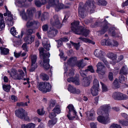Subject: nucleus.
<instances>
[{"label": "nucleus", "mask_w": 128, "mask_h": 128, "mask_svg": "<svg viewBox=\"0 0 128 128\" xmlns=\"http://www.w3.org/2000/svg\"><path fill=\"white\" fill-rule=\"evenodd\" d=\"M79 22L78 21H75L72 24L71 29L75 34H82L85 36H88L89 33V31L88 29L82 30V28L78 27Z\"/></svg>", "instance_id": "nucleus-1"}, {"label": "nucleus", "mask_w": 128, "mask_h": 128, "mask_svg": "<svg viewBox=\"0 0 128 128\" xmlns=\"http://www.w3.org/2000/svg\"><path fill=\"white\" fill-rule=\"evenodd\" d=\"M18 73L16 70L12 69L11 70V72L10 73V74L12 78L15 80H26L27 82H28V79L24 78L25 74L22 70H19Z\"/></svg>", "instance_id": "nucleus-2"}, {"label": "nucleus", "mask_w": 128, "mask_h": 128, "mask_svg": "<svg viewBox=\"0 0 128 128\" xmlns=\"http://www.w3.org/2000/svg\"><path fill=\"white\" fill-rule=\"evenodd\" d=\"M49 5L47 6L48 8H49V6L54 7L56 10L58 11L63 8H67L68 6H64L61 3H58V0H48Z\"/></svg>", "instance_id": "nucleus-3"}, {"label": "nucleus", "mask_w": 128, "mask_h": 128, "mask_svg": "<svg viewBox=\"0 0 128 128\" xmlns=\"http://www.w3.org/2000/svg\"><path fill=\"white\" fill-rule=\"evenodd\" d=\"M18 10L20 12V14L22 16L23 20H27L32 19V8L28 9L26 10V13L24 9H23L21 11H20L19 9H18Z\"/></svg>", "instance_id": "nucleus-4"}, {"label": "nucleus", "mask_w": 128, "mask_h": 128, "mask_svg": "<svg viewBox=\"0 0 128 128\" xmlns=\"http://www.w3.org/2000/svg\"><path fill=\"white\" fill-rule=\"evenodd\" d=\"M39 90L44 93L49 92L50 90L51 86L49 82H40L38 86Z\"/></svg>", "instance_id": "nucleus-5"}, {"label": "nucleus", "mask_w": 128, "mask_h": 128, "mask_svg": "<svg viewBox=\"0 0 128 128\" xmlns=\"http://www.w3.org/2000/svg\"><path fill=\"white\" fill-rule=\"evenodd\" d=\"M15 113L16 116L20 118L24 119L25 120L29 121V117L27 116V113L26 110L23 108H20L16 110Z\"/></svg>", "instance_id": "nucleus-6"}, {"label": "nucleus", "mask_w": 128, "mask_h": 128, "mask_svg": "<svg viewBox=\"0 0 128 128\" xmlns=\"http://www.w3.org/2000/svg\"><path fill=\"white\" fill-rule=\"evenodd\" d=\"M100 90L99 82L97 79H95L93 82V85L90 89L91 93L93 96H96L98 95Z\"/></svg>", "instance_id": "nucleus-7"}, {"label": "nucleus", "mask_w": 128, "mask_h": 128, "mask_svg": "<svg viewBox=\"0 0 128 128\" xmlns=\"http://www.w3.org/2000/svg\"><path fill=\"white\" fill-rule=\"evenodd\" d=\"M109 114L108 113H104L102 116H98L97 118L98 120L100 122L106 124L108 121L109 120Z\"/></svg>", "instance_id": "nucleus-8"}, {"label": "nucleus", "mask_w": 128, "mask_h": 128, "mask_svg": "<svg viewBox=\"0 0 128 128\" xmlns=\"http://www.w3.org/2000/svg\"><path fill=\"white\" fill-rule=\"evenodd\" d=\"M110 109V107L109 105H104L101 106L97 111V114L101 116L103 115L104 113L108 112Z\"/></svg>", "instance_id": "nucleus-9"}, {"label": "nucleus", "mask_w": 128, "mask_h": 128, "mask_svg": "<svg viewBox=\"0 0 128 128\" xmlns=\"http://www.w3.org/2000/svg\"><path fill=\"white\" fill-rule=\"evenodd\" d=\"M112 96L115 100H118L126 99L128 98V96L119 92H114Z\"/></svg>", "instance_id": "nucleus-10"}, {"label": "nucleus", "mask_w": 128, "mask_h": 128, "mask_svg": "<svg viewBox=\"0 0 128 128\" xmlns=\"http://www.w3.org/2000/svg\"><path fill=\"white\" fill-rule=\"evenodd\" d=\"M50 24L52 25L55 26L59 28H61L62 26L58 20V16L56 15H55L54 18L51 20Z\"/></svg>", "instance_id": "nucleus-11"}, {"label": "nucleus", "mask_w": 128, "mask_h": 128, "mask_svg": "<svg viewBox=\"0 0 128 128\" xmlns=\"http://www.w3.org/2000/svg\"><path fill=\"white\" fill-rule=\"evenodd\" d=\"M108 27L107 26L104 27H103L101 31V33L102 34H103L108 30V32L111 33L112 36H116V34L114 29V28H111L109 31L108 30Z\"/></svg>", "instance_id": "nucleus-12"}, {"label": "nucleus", "mask_w": 128, "mask_h": 128, "mask_svg": "<svg viewBox=\"0 0 128 128\" xmlns=\"http://www.w3.org/2000/svg\"><path fill=\"white\" fill-rule=\"evenodd\" d=\"M81 4V5L82 4ZM78 13L79 16L82 18H84L86 15L85 9L82 5L80 6L79 8Z\"/></svg>", "instance_id": "nucleus-13"}, {"label": "nucleus", "mask_w": 128, "mask_h": 128, "mask_svg": "<svg viewBox=\"0 0 128 128\" xmlns=\"http://www.w3.org/2000/svg\"><path fill=\"white\" fill-rule=\"evenodd\" d=\"M40 52V56L42 59H44L45 58H48L50 57V54L48 52L46 54L44 53V49L42 48H40L39 49Z\"/></svg>", "instance_id": "nucleus-14"}, {"label": "nucleus", "mask_w": 128, "mask_h": 128, "mask_svg": "<svg viewBox=\"0 0 128 128\" xmlns=\"http://www.w3.org/2000/svg\"><path fill=\"white\" fill-rule=\"evenodd\" d=\"M68 89L70 92L74 94H79L80 92L79 89H76L75 88L70 85H68Z\"/></svg>", "instance_id": "nucleus-15"}, {"label": "nucleus", "mask_w": 128, "mask_h": 128, "mask_svg": "<svg viewBox=\"0 0 128 128\" xmlns=\"http://www.w3.org/2000/svg\"><path fill=\"white\" fill-rule=\"evenodd\" d=\"M84 7H86L88 9L90 10V12L91 13L94 12V6L93 3H90V2H86L84 6Z\"/></svg>", "instance_id": "nucleus-16"}, {"label": "nucleus", "mask_w": 128, "mask_h": 128, "mask_svg": "<svg viewBox=\"0 0 128 128\" xmlns=\"http://www.w3.org/2000/svg\"><path fill=\"white\" fill-rule=\"evenodd\" d=\"M10 33L12 35L18 38H22L24 35V33L22 31L21 36L18 35V36H15L18 34V32H16V28L14 27H13L11 28L10 30Z\"/></svg>", "instance_id": "nucleus-17"}, {"label": "nucleus", "mask_w": 128, "mask_h": 128, "mask_svg": "<svg viewBox=\"0 0 128 128\" xmlns=\"http://www.w3.org/2000/svg\"><path fill=\"white\" fill-rule=\"evenodd\" d=\"M103 52L100 50H96L94 52V54L96 56L99 58H103Z\"/></svg>", "instance_id": "nucleus-18"}, {"label": "nucleus", "mask_w": 128, "mask_h": 128, "mask_svg": "<svg viewBox=\"0 0 128 128\" xmlns=\"http://www.w3.org/2000/svg\"><path fill=\"white\" fill-rule=\"evenodd\" d=\"M42 44L44 48L47 50H50V45L49 42H48V40L47 38L44 39L42 42Z\"/></svg>", "instance_id": "nucleus-19"}, {"label": "nucleus", "mask_w": 128, "mask_h": 128, "mask_svg": "<svg viewBox=\"0 0 128 128\" xmlns=\"http://www.w3.org/2000/svg\"><path fill=\"white\" fill-rule=\"evenodd\" d=\"M101 44L103 46H112V44L110 40L109 39L107 40L103 39L102 40L101 42Z\"/></svg>", "instance_id": "nucleus-20"}, {"label": "nucleus", "mask_w": 128, "mask_h": 128, "mask_svg": "<svg viewBox=\"0 0 128 128\" xmlns=\"http://www.w3.org/2000/svg\"><path fill=\"white\" fill-rule=\"evenodd\" d=\"M48 58H45L44 59H42L44 60V63L43 66L44 68L46 69L47 70L48 69L50 68V65L48 64V63L49 61V59Z\"/></svg>", "instance_id": "nucleus-21"}, {"label": "nucleus", "mask_w": 128, "mask_h": 128, "mask_svg": "<svg viewBox=\"0 0 128 128\" xmlns=\"http://www.w3.org/2000/svg\"><path fill=\"white\" fill-rule=\"evenodd\" d=\"M88 118L89 120H94L95 119L94 112L93 111H88L87 114Z\"/></svg>", "instance_id": "nucleus-22"}, {"label": "nucleus", "mask_w": 128, "mask_h": 128, "mask_svg": "<svg viewBox=\"0 0 128 128\" xmlns=\"http://www.w3.org/2000/svg\"><path fill=\"white\" fill-rule=\"evenodd\" d=\"M90 83V81L87 78H84L82 82V84L84 86H89Z\"/></svg>", "instance_id": "nucleus-23"}, {"label": "nucleus", "mask_w": 128, "mask_h": 128, "mask_svg": "<svg viewBox=\"0 0 128 128\" xmlns=\"http://www.w3.org/2000/svg\"><path fill=\"white\" fill-rule=\"evenodd\" d=\"M108 56V58H111L112 60L114 61V63H112V64H114V62H116L115 60L116 58V55L113 54L112 53H109L107 54Z\"/></svg>", "instance_id": "nucleus-24"}, {"label": "nucleus", "mask_w": 128, "mask_h": 128, "mask_svg": "<svg viewBox=\"0 0 128 128\" xmlns=\"http://www.w3.org/2000/svg\"><path fill=\"white\" fill-rule=\"evenodd\" d=\"M88 70L92 72H94V70L92 66H88L87 69L84 72V73H83L82 71H81L80 72V73L81 75L82 76H84L85 75V72L86 71H87Z\"/></svg>", "instance_id": "nucleus-25"}, {"label": "nucleus", "mask_w": 128, "mask_h": 128, "mask_svg": "<svg viewBox=\"0 0 128 128\" xmlns=\"http://www.w3.org/2000/svg\"><path fill=\"white\" fill-rule=\"evenodd\" d=\"M67 108L68 109V113L72 112L74 113V114H76V112L74 108L73 105L71 104H69L67 107Z\"/></svg>", "instance_id": "nucleus-26"}, {"label": "nucleus", "mask_w": 128, "mask_h": 128, "mask_svg": "<svg viewBox=\"0 0 128 128\" xmlns=\"http://www.w3.org/2000/svg\"><path fill=\"white\" fill-rule=\"evenodd\" d=\"M76 60V57L70 58L68 60V63L72 66H73Z\"/></svg>", "instance_id": "nucleus-27"}, {"label": "nucleus", "mask_w": 128, "mask_h": 128, "mask_svg": "<svg viewBox=\"0 0 128 128\" xmlns=\"http://www.w3.org/2000/svg\"><path fill=\"white\" fill-rule=\"evenodd\" d=\"M26 34L28 38V40L30 39L31 40H32V28H26Z\"/></svg>", "instance_id": "nucleus-28"}, {"label": "nucleus", "mask_w": 128, "mask_h": 128, "mask_svg": "<svg viewBox=\"0 0 128 128\" xmlns=\"http://www.w3.org/2000/svg\"><path fill=\"white\" fill-rule=\"evenodd\" d=\"M67 116L70 120H73L77 116V112H76L75 114H74V113H68Z\"/></svg>", "instance_id": "nucleus-29"}, {"label": "nucleus", "mask_w": 128, "mask_h": 128, "mask_svg": "<svg viewBox=\"0 0 128 128\" xmlns=\"http://www.w3.org/2000/svg\"><path fill=\"white\" fill-rule=\"evenodd\" d=\"M6 23L9 26H11L13 25L14 22L12 17H9L6 20Z\"/></svg>", "instance_id": "nucleus-30"}, {"label": "nucleus", "mask_w": 128, "mask_h": 128, "mask_svg": "<svg viewBox=\"0 0 128 128\" xmlns=\"http://www.w3.org/2000/svg\"><path fill=\"white\" fill-rule=\"evenodd\" d=\"M52 111L56 114H59L61 112L60 106L59 105L56 106L52 110Z\"/></svg>", "instance_id": "nucleus-31"}, {"label": "nucleus", "mask_w": 128, "mask_h": 128, "mask_svg": "<svg viewBox=\"0 0 128 128\" xmlns=\"http://www.w3.org/2000/svg\"><path fill=\"white\" fill-rule=\"evenodd\" d=\"M96 71L100 75H104L105 74L106 72V68L105 67L103 68H102L97 70Z\"/></svg>", "instance_id": "nucleus-32"}, {"label": "nucleus", "mask_w": 128, "mask_h": 128, "mask_svg": "<svg viewBox=\"0 0 128 128\" xmlns=\"http://www.w3.org/2000/svg\"><path fill=\"white\" fill-rule=\"evenodd\" d=\"M119 122L123 126H128V120H120L119 121Z\"/></svg>", "instance_id": "nucleus-33"}, {"label": "nucleus", "mask_w": 128, "mask_h": 128, "mask_svg": "<svg viewBox=\"0 0 128 128\" xmlns=\"http://www.w3.org/2000/svg\"><path fill=\"white\" fill-rule=\"evenodd\" d=\"M58 32L56 30L54 29L53 28H50V29L48 33L50 34H52V36H55L57 33Z\"/></svg>", "instance_id": "nucleus-34"}, {"label": "nucleus", "mask_w": 128, "mask_h": 128, "mask_svg": "<svg viewBox=\"0 0 128 128\" xmlns=\"http://www.w3.org/2000/svg\"><path fill=\"white\" fill-rule=\"evenodd\" d=\"M97 2L99 5L106 6L107 4V2L105 0H97Z\"/></svg>", "instance_id": "nucleus-35"}, {"label": "nucleus", "mask_w": 128, "mask_h": 128, "mask_svg": "<svg viewBox=\"0 0 128 128\" xmlns=\"http://www.w3.org/2000/svg\"><path fill=\"white\" fill-rule=\"evenodd\" d=\"M0 50L1 53L4 54H7L9 52V50L8 49L2 47H0Z\"/></svg>", "instance_id": "nucleus-36"}, {"label": "nucleus", "mask_w": 128, "mask_h": 128, "mask_svg": "<svg viewBox=\"0 0 128 128\" xmlns=\"http://www.w3.org/2000/svg\"><path fill=\"white\" fill-rule=\"evenodd\" d=\"M25 20L27 21L26 24V28H32V19Z\"/></svg>", "instance_id": "nucleus-37"}, {"label": "nucleus", "mask_w": 128, "mask_h": 128, "mask_svg": "<svg viewBox=\"0 0 128 128\" xmlns=\"http://www.w3.org/2000/svg\"><path fill=\"white\" fill-rule=\"evenodd\" d=\"M79 38V39L82 40V41H84L86 42H88V43H91L93 44H95L94 42L88 39V38H82V37H80Z\"/></svg>", "instance_id": "nucleus-38"}, {"label": "nucleus", "mask_w": 128, "mask_h": 128, "mask_svg": "<svg viewBox=\"0 0 128 128\" xmlns=\"http://www.w3.org/2000/svg\"><path fill=\"white\" fill-rule=\"evenodd\" d=\"M128 68L126 67H122L121 70L120 74H127Z\"/></svg>", "instance_id": "nucleus-39"}, {"label": "nucleus", "mask_w": 128, "mask_h": 128, "mask_svg": "<svg viewBox=\"0 0 128 128\" xmlns=\"http://www.w3.org/2000/svg\"><path fill=\"white\" fill-rule=\"evenodd\" d=\"M56 103V102L55 100H51L48 103V106L50 108L53 107Z\"/></svg>", "instance_id": "nucleus-40"}, {"label": "nucleus", "mask_w": 128, "mask_h": 128, "mask_svg": "<svg viewBox=\"0 0 128 128\" xmlns=\"http://www.w3.org/2000/svg\"><path fill=\"white\" fill-rule=\"evenodd\" d=\"M56 122V119H54L53 120H50L48 121V126L50 127H52Z\"/></svg>", "instance_id": "nucleus-41"}, {"label": "nucleus", "mask_w": 128, "mask_h": 128, "mask_svg": "<svg viewBox=\"0 0 128 128\" xmlns=\"http://www.w3.org/2000/svg\"><path fill=\"white\" fill-rule=\"evenodd\" d=\"M21 128H32V123H30L26 124H23L21 125Z\"/></svg>", "instance_id": "nucleus-42"}, {"label": "nucleus", "mask_w": 128, "mask_h": 128, "mask_svg": "<svg viewBox=\"0 0 128 128\" xmlns=\"http://www.w3.org/2000/svg\"><path fill=\"white\" fill-rule=\"evenodd\" d=\"M2 88L3 90L4 91L6 92H8L10 90V86L9 85H3L2 86Z\"/></svg>", "instance_id": "nucleus-43"}, {"label": "nucleus", "mask_w": 128, "mask_h": 128, "mask_svg": "<svg viewBox=\"0 0 128 128\" xmlns=\"http://www.w3.org/2000/svg\"><path fill=\"white\" fill-rule=\"evenodd\" d=\"M49 15L48 13L46 12L44 13L42 17L41 20H44L47 19L49 18Z\"/></svg>", "instance_id": "nucleus-44"}, {"label": "nucleus", "mask_w": 128, "mask_h": 128, "mask_svg": "<svg viewBox=\"0 0 128 128\" xmlns=\"http://www.w3.org/2000/svg\"><path fill=\"white\" fill-rule=\"evenodd\" d=\"M70 79L69 78L67 80L68 82H72L76 85H79L80 84V82L79 81V80L78 79H76V78L74 79V80H70Z\"/></svg>", "instance_id": "nucleus-45"}, {"label": "nucleus", "mask_w": 128, "mask_h": 128, "mask_svg": "<svg viewBox=\"0 0 128 128\" xmlns=\"http://www.w3.org/2000/svg\"><path fill=\"white\" fill-rule=\"evenodd\" d=\"M83 61L84 60L82 59L78 62L77 66L79 68H82L84 66L82 64Z\"/></svg>", "instance_id": "nucleus-46"}, {"label": "nucleus", "mask_w": 128, "mask_h": 128, "mask_svg": "<svg viewBox=\"0 0 128 128\" xmlns=\"http://www.w3.org/2000/svg\"><path fill=\"white\" fill-rule=\"evenodd\" d=\"M40 77L44 80H47L48 79V76L44 74H42L40 75Z\"/></svg>", "instance_id": "nucleus-47"}, {"label": "nucleus", "mask_w": 128, "mask_h": 128, "mask_svg": "<svg viewBox=\"0 0 128 128\" xmlns=\"http://www.w3.org/2000/svg\"><path fill=\"white\" fill-rule=\"evenodd\" d=\"M100 84L102 86V89L103 92H106L108 90L106 86L103 84L102 82H101Z\"/></svg>", "instance_id": "nucleus-48"}, {"label": "nucleus", "mask_w": 128, "mask_h": 128, "mask_svg": "<svg viewBox=\"0 0 128 128\" xmlns=\"http://www.w3.org/2000/svg\"><path fill=\"white\" fill-rule=\"evenodd\" d=\"M96 66L97 67V70H99L101 68H105V66L104 65L103 63L100 62H99L98 63Z\"/></svg>", "instance_id": "nucleus-49"}, {"label": "nucleus", "mask_w": 128, "mask_h": 128, "mask_svg": "<svg viewBox=\"0 0 128 128\" xmlns=\"http://www.w3.org/2000/svg\"><path fill=\"white\" fill-rule=\"evenodd\" d=\"M126 80V79H125L123 75H121L119 77V81L120 83H124L125 82Z\"/></svg>", "instance_id": "nucleus-50"}, {"label": "nucleus", "mask_w": 128, "mask_h": 128, "mask_svg": "<svg viewBox=\"0 0 128 128\" xmlns=\"http://www.w3.org/2000/svg\"><path fill=\"white\" fill-rule=\"evenodd\" d=\"M5 26V23L4 21H2L0 22V31L4 29Z\"/></svg>", "instance_id": "nucleus-51"}, {"label": "nucleus", "mask_w": 128, "mask_h": 128, "mask_svg": "<svg viewBox=\"0 0 128 128\" xmlns=\"http://www.w3.org/2000/svg\"><path fill=\"white\" fill-rule=\"evenodd\" d=\"M71 43L76 50L79 49L80 46V43L77 44L74 43L73 42H71Z\"/></svg>", "instance_id": "nucleus-52"}, {"label": "nucleus", "mask_w": 128, "mask_h": 128, "mask_svg": "<svg viewBox=\"0 0 128 128\" xmlns=\"http://www.w3.org/2000/svg\"><path fill=\"white\" fill-rule=\"evenodd\" d=\"M113 84L116 88H118L119 87V86L117 79H116L114 80Z\"/></svg>", "instance_id": "nucleus-53"}, {"label": "nucleus", "mask_w": 128, "mask_h": 128, "mask_svg": "<svg viewBox=\"0 0 128 128\" xmlns=\"http://www.w3.org/2000/svg\"><path fill=\"white\" fill-rule=\"evenodd\" d=\"M38 114L41 115H43L44 113V111L42 109H38L37 111Z\"/></svg>", "instance_id": "nucleus-54"}, {"label": "nucleus", "mask_w": 128, "mask_h": 128, "mask_svg": "<svg viewBox=\"0 0 128 128\" xmlns=\"http://www.w3.org/2000/svg\"><path fill=\"white\" fill-rule=\"evenodd\" d=\"M74 70L73 69H72L71 70H70L69 72L68 73L67 75L68 76L70 77H71L74 75Z\"/></svg>", "instance_id": "nucleus-55"}, {"label": "nucleus", "mask_w": 128, "mask_h": 128, "mask_svg": "<svg viewBox=\"0 0 128 128\" xmlns=\"http://www.w3.org/2000/svg\"><path fill=\"white\" fill-rule=\"evenodd\" d=\"M56 116V114L53 112L50 114L49 116L50 118H52L55 117Z\"/></svg>", "instance_id": "nucleus-56"}, {"label": "nucleus", "mask_w": 128, "mask_h": 128, "mask_svg": "<svg viewBox=\"0 0 128 128\" xmlns=\"http://www.w3.org/2000/svg\"><path fill=\"white\" fill-rule=\"evenodd\" d=\"M22 48L24 50L26 51L28 50V47L26 43H24L22 45Z\"/></svg>", "instance_id": "nucleus-57"}, {"label": "nucleus", "mask_w": 128, "mask_h": 128, "mask_svg": "<svg viewBox=\"0 0 128 128\" xmlns=\"http://www.w3.org/2000/svg\"><path fill=\"white\" fill-rule=\"evenodd\" d=\"M37 57L36 55H34L32 56V66H33V62H36Z\"/></svg>", "instance_id": "nucleus-58"}, {"label": "nucleus", "mask_w": 128, "mask_h": 128, "mask_svg": "<svg viewBox=\"0 0 128 128\" xmlns=\"http://www.w3.org/2000/svg\"><path fill=\"white\" fill-rule=\"evenodd\" d=\"M97 123H94L93 122H91L90 123V126L91 128H95L96 127Z\"/></svg>", "instance_id": "nucleus-59"}, {"label": "nucleus", "mask_w": 128, "mask_h": 128, "mask_svg": "<svg viewBox=\"0 0 128 128\" xmlns=\"http://www.w3.org/2000/svg\"><path fill=\"white\" fill-rule=\"evenodd\" d=\"M35 4L38 7H40L42 5V4L40 1L38 0H36L35 2Z\"/></svg>", "instance_id": "nucleus-60"}, {"label": "nucleus", "mask_w": 128, "mask_h": 128, "mask_svg": "<svg viewBox=\"0 0 128 128\" xmlns=\"http://www.w3.org/2000/svg\"><path fill=\"white\" fill-rule=\"evenodd\" d=\"M108 78L110 80H112L113 79V74L112 72H110L109 74Z\"/></svg>", "instance_id": "nucleus-61"}, {"label": "nucleus", "mask_w": 128, "mask_h": 128, "mask_svg": "<svg viewBox=\"0 0 128 128\" xmlns=\"http://www.w3.org/2000/svg\"><path fill=\"white\" fill-rule=\"evenodd\" d=\"M63 42H66L68 41V39L66 37L61 38L60 39Z\"/></svg>", "instance_id": "nucleus-62"}, {"label": "nucleus", "mask_w": 128, "mask_h": 128, "mask_svg": "<svg viewBox=\"0 0 128 128\" xmlns=\"http://www.w3.org/2000/svg\"><path fill=\"white\" fill-rule=\"evenodd\" d=\"M38 22H37L34 21L32 22V26L36 28L37 27L38 25Z\"/></svg>", "instance_id": "nucleus-63"}, {"label": "nucleus", "mask_w": 128, "mask_h": 128, "mask_svg": "<svg viewBox=\"0 0 128 128\" xmlns=\"http://www.w3.org/2000/svg\"><path fill=\"white\" fill-rule=\"evenodd\" d=\"M48 26L46 24L43 26L42 28L43 30L44 31H46L48 29Z\"/></svg>", "instance_id": "nucleus-64"}]
</instances>
